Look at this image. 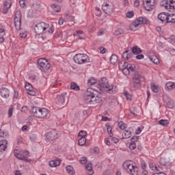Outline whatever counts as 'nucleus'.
I'll use <instances>...</instances> for the list:
<instances>
[{
    "instance_id": "nucleus-1",
    "label": "nucleus",
    "mask_w": 175,
    "mask_h": 175,
    "mask_svg": "<svg viewBox=\"0 0 175 175\" xmlns=\"http://www.w3.org/2000/svg\"><path fill=\"white\" fill-rule=\"evenodd\" d=\"M85 99L88 103H100L102 102V97L94 93L92 88H88L85 94Z\"/></svg>"
},
{
    "instance_id": "nucleus-2",
    "label": "nucleus",
    "mask_w": 175,
    "mask_h": 175,
    "mask_svg": "<svg viewBox=\"0 0 175 175\" xmlns=\"http://www.w3.org/2000/svg\"><path fill=\"white\" fill-rule=\"evenodd\" d=\"M31 113L33 114L34 117H36L37 118H44V117H47L49 111L46 108L41 109L38 107H33Z\"/></svg>"
},
{
    "instance_id": "nucleus-3",
    "label": "nucleus",
    "mask_w": 175,
    "mask_h": 175,
    "mask_svg": "<svg viewBox=\"0 0 175 175\" xmlns=\"http://www.w3.org/2000/svg\"><path fill=\"white\" fill-rule=\"evenodd\" d=\"M142 24H150V21L144 17H139L130 25L129 28L131 31H137V28Z\"/></svg>"
},
{
    "instance_id": "nucleus-4",
    "label": "nucleus",
    "mask_w": 175,
    "mask_h": 175,
    "mask_svg": "<svg viewBox=\"0 0 175 175\" xmlns=\"http://www.w3.org/2000/svg\"><path fill=\"white\" fill-rule=\"evenodd\" d=\"M123 168L129 174L137 175L139 172V168L131 163V161H126L123 163Z\"/></svg>"
},
{
    "instance_id": "nucleus-5",
    "label": "nucleus",
    "mask_w": 175,
    "mask_h": 175,
    "mask_svg": "<svg viewBox=\"0 0 175 175\" xmlns=\"http://www.w3.org/2000/svg\"><path fill=\"white\" fill-rule=\"evenodd\" d=\"M37 65L38 68L44 72H47V70H49V69H50V68L51 67V65L49 64V62H47V59L43 58L38 59Z\"/></svg>"
},
{
    "instance_id": "nucleus-6",
    "label": "nucleus",
    "mask_w": 175,
    "mask_h": 175,
    "mask_svg": "<svg viewBox=\"0 0 175 175\" xmlns=\"http://www.w3.org/2000/svg\"><path fill=\"white\" fill-rule=\"evenodd\" d=\"M76 64H79V65H81L82 64H85L86 62H90V57L87 54L78 53L74 56L73 58Z\"/></svg>"
},
{
    "instance_id": "nucleus-7",
    "label": "nucleus",
    "mask_w": 175,
    "mask_h": 175,
    "mask_svg": "<svg viewBox=\"0 0 175 175\" xmlns=\"http://www.w3.org/2000/svg\"><path fill=\"white\" fill-rule=\"evenodd\" d=\"M144 80V77L143 75H140L139 72H135L134 73L133 77L132 79V83L134 88H138L139 85H140V83L142 81Z\"/></svg>"
},
{
    "instance_id": "nucleus-8",
    "label": "nucleus",
    "mask_w": 175,
    "mask_h": 175,
    "mask_svg": "<svg viewBox=\"0 0 175 175\" xmlns=\"http://www.w3.org/2000/svg\"><path fill=\"white\" fill-rule=\"evenodd\" d=\"M47 28H49V25L44 22H41L36 25L34 31L36 35H40V33H43V32H44Z\"/></svg>"
},
{
    "instance_id": "nucleus-9",
    "label": "nucleus",
    "mask_w": 175,
    "mask_h": 175,
    "mask_svg": "<svg viewBox=\"0 0 175 175\" xmlns=\"http://www.w3.org/2000/svg\"><path fill=\"white\" fill-rule=\"evenodd\" d=\"M98 85L100 88H105L106 91L110 92L113 91V86L109 84V80L106 78L103 77L98 81Z\"/></svg>"
},
{
    "instance_id": "nucleus-10",
    "label": "nucleus",
    "mask_w": 175,
    "mask_h": 175,
    "mask_svg": "<svg viewBox=\"0 0 175 175\" xmlns=\"http://www.w3.org/2000/svg\"><path fill=\"white\" fill-rule=\"evenodd\" d=\"M160 6L163 7L167 10H174L175 9V1L173 0H162L160 2Z\"/></svg>"
},
{
    "instance_id": "nucleus-11",
    "label": "nucleus",
    "mask_w": 175,
    "mask_h": 175,
    "mask_svg": "<svg viewBox=\"0 0 175 175\" xmlns=\"http://www.w3.org/2000/svg\"><path fill=\"white\" fill-rule=\"evenodd\" d=\"M66 98V93H63L56 96L55 98V103L59 105V106H66L68 104V101L65 100Z\"/></svg>"
},
{
    "instance_id": "nucleus-12",
    "label": "nucleus",
    "mask_w": 175,
    "mask_h": 175,
    "mask_svg": "<svg viewBox=\"0 0 175 175\" xmlns=\"http://www.w3.org/2000/svg\"><path fill=\"white\" fill-rule=\"evenodd\" d=\"M21 11H16L14 21L16 29H21Z\"/></svg>"
},
{
    "instance_id": "nucleus-13",
    "label": "nucleus",
    "mask_w": 175,
    "mask_h": 175,
    "mask_svg": "<svg viewBox=\"0 0 175 175\" xmlns=\"http://www.w3.org/2000/svg\"><path fill=\"white\" fill-rule=\"evenodd\" d=\"M157 0H144V8L148 12H151L152 9L155 8V1Z\"/></svg>"
},
{
    "instance_id": "nucleus-14",
    "label": "nucleus",
    "mask_w": 175,
    "mask_h": 175,
    "mask_svg": "<svg viewBox=\"0 0 175 175\" xmlns=\"http://www.w3.org/2000/svg\"><path fill=\"white\" fill-rule=\"evenodd\" d=\"M44 136L46 142H53V140H55L57 137V132H55V131L46 133Z\"/></svg>"
},
{
    "instance_id": "nucleus-15",
    "label": "nucleus",
    "mask_w": 175,
    "mask_h": 175,
    "mask_svg": "<svg viewBox=\"0 0 175 175\" xmlns=\"http://www.w3.org/2000/svg\"><path fill=\"white\" fill-rule=\"evenodd\" d=\"M102 10L105 14H111L113 13V5H110L107 3H104L102 5Z\"/></svg>"
},
{
    "instance_id": "nucleus-16",
    "label": "nucleus",
    "mask_w": 175,
    "mask_h": 175,
    "mask_svg": "<svg viewBox=\"0 0 175 175\" xmlns=\"http://www.w3.org/2000/svg\"><path fill=\"white\" fill-rule=\"evenodd\" d=\"M133 55L135 54L131 50H126L122 53V57L124 58V59H129V58H132V57H133Z\"/></svg>"
},
{
    "instance_id": "nucleus-17",
    "label": "nucleus",
    "mask_w": 175,
    "mask_h": 175,
    "mask_svg": "<svg viewBox=\"0 0 175 175\" xmlns=\"http://www.w3.org/2000/svg\"><path fill=\"white\" fill-rule=\"evenodd\" d=\"M0 94L2 98H9V95H10L9 89L6 88H2L1 89H0Z\"/></svg>"
},
{
    "instance_id": "nucleus-18",
    "label": "nucleus",
    "mask_w": 175,
    "mask_h": 175,
    "mask_svg": "<svg viewBox=\"0 0 175 175\" xmlns=\"http://www.w3.org/2000/svg\"><path fill=\"white\" fill-rule=\"evenodd\" d=\"M8 148V140L2 139L0 141V152H3Z\"/></svg>"
},
{
    "instance_id": "nucleus-19",
    "label": "nucleus",
    "mask_w": 175,
    "mask_h": 175,
    "mask_svg": "<svg viewBox=\"0 0 175 175\" xmlns=\"http://www.w3.org/2000/svg\"><path fill=\"white\" fill-rule=\"evenodd\" d=\"M12 7V2L10 1H7L4 3V6L3 8V14H6L9 12V9Z\"/></svg>"
},
{
    "instance_id": "nucleus-20",
    "label": "nucleus",
    "mask_w": 175,
    "mask_h": 175,
    "mask_svg": "<svg viewBox=\"0 0 175 175\" xmlns=\"http://www.w3.org/2000/svg\"><path fill=\"white\" fill-rule=\"evenodd\" d=\"M158 18L161 21V23H165V21L166 22L167 20V14L164 12L160 13L158 15Z\"/></svg>"
},
{
    "instance_id": "nucleus-21",
    "label": "nucleus",
    "mask_w": 175,
    "mask_h": 175,
    "mask_svg": "<svg viewBox=\"0 0 175 175\" xmlns=\"http://www.w3.org/2000/svg\"><path fill=\"white\" fill-rule=\"evenodd\" d=\"M14 152L16 158H18V159H20L21 161H25V162H29V161H28V159H27L24 155L16 152V150H14Z\"/></svg>"
},
{
    "instance_id": "nucleus-22",
    "label": "nucleus",
    "mask_w": 175,
    "mask_h": 175,
    "mask_svg": "<svg viewBox=\"0 0 175 175\" xmlns=\"http://www.w3.org/2000/svg\"><path fill=\"white\" fill-rule=\"evenodd\" d=\"M132 51H133V53L135 55H137L140 53H142V50L137 47V46H134L132 49H131Z\"/></svg>"
},
{
    "instance_id": "nucleus-23",
    "label": "nucleus",
    "mask_w": 175,
    "mask_h": 175,
    "mask_svg": "<svg viewBox=\"0 0 175 175\" xmlns=\"http://www.w3.org/2000/svg\"><path fill=\"white\" fill-rule=\"evenodd\" d=\"M110 62L113 65H115V64H117V62H118V57L115 54L111 55V56L110 57Z\"/></svg>"
},
{
    "instance_id": "nucleus-24",
    "label": "nucleus",
    "mask_w": 175,
    "mask_h": 175,
    "mask_svg": "<svg viewBox=\"0 0 175 175\" xmlns=\"http://www.w3.org/2000/svg\"><path fill=\"white\" fill-rule=\"evenodd\" d=\"M74 36H77V39H84V35L82 30L77 31L76 33H74Z\"/></svg>"
},
{
    "instance_id": "nucleus-25",
    "label": "nucleus",
    "mask_w": 175,
    "mask_h": 175,
    "mask_svg": "<svg viewBox=\"0 0 175 175\" xmlns=\"http://www.w3.org/2000/svg\"><path fill=\"white\" fill-rule=\"evenodd\" d=\"M174 88H175V82L170 81L165 84L166 90H173Z\"/></svg>"
},
{
    "instance_id": "nucleus-26",
    "label": "nucleus",
    "mask_w": 175,
    "mask_h": 175,
    "mask_svg": "<svg viewBox=\"0 0 175 175\" xmlns=\"http://www.w3.org/2000/svg\"><path fill=\"white\" fill-rule=\"evenodd\" d=\"M132 136V132L129 131L125 130L124 131L122 132V137L123 139H129Z\"/></svg>"
},
{
    "instance_id": "nucleus-27",
    "label": "nucleus",
    "mask_w": 175,
    "mask_h": 175,
    "mask_svg": "<svg viewBox=\"0 0 175 175\" xmlns=\"http://www.w3.org/2000/svg\"><path fill=\"white\" fill-rule=\"evenodd\" d=\"M85 169L88 171V173L94 174V170L92 169V163H88L85 165Z\"/></svg>"
},
{
    "instance_id": "nucleus-28",
    "label": "nucleus",
    "mask_w": 175,
    "mask_h": 175,
    "mask_svg": "<svg viewBox=\"0 0 175 175\" xmlns=\"http://www.w3.org/2000/svg\"><path fill=\"white\" fill-rule=\"evenodd\" d=\"M149 59L152 62H153V64H155L156 65L159 64V59L158 57H157V55L150 56Z\"/></svg>"
},
{
    "instance_id": "nucleus-29",
    "label": "nucleus",
    "mask_w": 175,
    "mask_h": 175,
    "mask_svg": "<svg viewBox=\"0 0 175 175\" xmlns=\"http://www.w3.org/2000/svg\"><path fill=\"white\" fill-rule=\"evenodd\" d=\"M0 137H3L4 139L9 137V133L6 131L0 129Z\"/></svg>"
},
{
    "instance_id": "nucleus-30",
    "label": "nucleus",
    "mask_w": 175,
    "mask_h": 175,
    "mask_svg": "<svg viewBox=\"0 0 175 175\" xmlns=\"http://www.w3.org/2000/svg\"><path fill=\"white\" fill-rule=\"evenodd\" d=\"M159 125H162V126H168L169 120L161 119L158 122Z\"/></svg>"
},
{
    "instance_id": "nucleus-31",
    "label": "nucleus",
    "mask_w": 175,
    "mask_h": 175,
    "mask_svg": "<svg viewBox=\"0 0 175 175\" xmlns=\"http://www.w3.org/2000/svg\"><path fill=\"white\" fill-rule=\"evenodd\" d=\"M71 90H74L75 91H80V86L77 85L75 82L71 83L70 86Z\"/></svg>"
},
{
    "instance_id": "nucleus-32",
    "label": "nucleus",
    "mask_w": 175,
    "mask_h": 175,
    "mask_svg": "<svg viewBox=\"0 0 175 175\" xmlns=\"http://www.w3.org/2000/svg\"><path fill=\"white\" fill-rule=\"evenodd\" d=\"M66 170L69 174H75V170H73V167H72V165H67L66 167Z\"/></svg>"
},
{
    "instance_id": "nucleus-33",
    "label": "nucleus",
    "mask_w": 175,
    "mask_h": 175,
    "mask_svg": "<svg viewBox=\"0 0 175 175\" xmlns=\"http://www.w3.org/2000/svg\"><path fill=\"white\" fill-rule=\"evenodd\" d=\"M52 9H53V10H55V12H56L57 13H59V12H61V7L57 4H53L51 5Z\"/></svg>"
},
{
    "instance_id": "nucleus-34",
    "label": "nucleus",
    "mask_w": 175,
    "mask_h": 175,
    "mask_svg": "<svg viewBox=\"0 0 175 175\" xmlns=\"http://www.w3.org/2000/svg\"><path fill=\"white\" fill-rule=\"evenodd\" d=\"M95 84H96V79H95L94 78H90V79H88V85H95Z\"/></svg>"
},
{
    "instance_id": "nucleus-35",
    "label": "nucleus",
    "mask_w": 175,
    "mask_h": 175,
    "mask_svg": "<svg viewBox=\"0 0 175 175\" xmlns=\"http://www.w3.org/2000/svg\"><path fill=\"white\" fill-rule=\"evenodd\" d=\"M127 66H128V62H119V68L121 70H122L125 68H127Z\"/></svg>"
},
{
    "instance_id": "nucleus-36",
    "label": "nucleus",
    "mask_w": 175,
    "mask_h": 175,
    "mask_svg": "<svg viewBox=\"0 0 175 175\" xmlns=\"http://www.w3.org/2000/svg\"><path fill=\"white\" fill-rule=\"evenodd\" d=\"M86 142H87V139H85V137H81L79 139L78 143L79 146H84Z\"/></svg>"
},
{
    "instance_id": "nucleus-37",
    "label": "nucleus",
    "mask_w": 175,
    "mask_h": 175,
    "mask_svg": "<svg viewBox=\"0 0 175 175\" xmlns=\"http://www.w3.org/2000/svg\"><path fill=\"white\" fill-rule=\"evenodd\" d=\"M127 68L129 72H133V70H135V68H136V66H135V64H131L127 63Z\"/></svg>"
},
{
    "instance_id": "nucleus-38",
    "label": "nucleus",
    "mask_w": 175,
    "mask_h": 175,
    "mask_svg": "<svg viewBox=\"0 0 175 175\" xmlns=\"http://www.w3.org/2000/svg\"><path fill=\"white\" fill-rule=\"evenodd\" d=\"M122 33H124V30H122V29L121 28L118 29L114 32L115 36H118V35H122Z\"/></svg>"
},
{
    "instance_id": "nucleus-39",
    "label": "nucleus",
    "mask_w": 175,
    "mask_h": 175,
    "mask_svg": "<svg viewBox=\"0 0 175 175\" xmlns=\"http://www.w3.org/2000/svg\"><path fill=\"white\" fill-rule=\"evenodd\" d=\"M118 126L119 128L122 130L124 131L125 129V128H126V124H125V123H124V122L120 121L118 123Z\"/></svg>"
},
{
    "instance_id": "nucleus-40",
    "label": "nucleus",
    "mask_w": 175,
    "mask_h": 175,
    "mask_svg": "<svg viewBox=\"0 0 175 175\" xmlns=\"http://www.w3.org/2000/svg\"><path fill=\"white\" fill-rule=\"evenodd\" d=\"M107 131L109 137H113V133L111 132V131H113V128L110 126H107Z\"/></svg>"
},
{
    "instance_id": "nucleus-41",
    "label": "nucleus",
    "mask_w": 175,
    "mask_h": 175,
    "mask_svg": "<svg viewBox=\"0 0 175 175\" xmlns=\"http://www.w3.org/2000/svg\"><path fill=\"white\" fill-rule=\"evenodd\" d=\"M173 23V16L172 14H167V21L166 23Z\"/></svg>"
},
{
    "instance_id": "nucleus-42",
    "label": "nucleus",
    "mask_w": 175,
    "mask_h": 175,
    "mask_svg": "<svg viewBox=\"0 0 175 175\" xmlns=\"http://www.w3.org/2000/svg\"><path fill=\"white\" fill-rule=\"evenodd\" d=\"M151 90L153 92H158L159 90H158V86H157L155 85V83H152L151 84Z\"/></svg>"
},
{
    "instance_id": "nucleus-43",
    "label": "nucleus",
    "mask_w": 175,
    "mask_h": 175,
    "mask_svg": "<svg viewBox=\"0 0 175 175\" xmlns=\"http://www.w3.org/2000/svg\"><path fill=\"white\" fill-rule=\"evenodd\" d=\"M167 106L169 107V109H173V107H174V103L173 101L168 100L167 102Z\"/></svg>"
},
{
    "instance_id": "nucleus-44",
    "label": "nucleus",
    "mask_w": 175,
    "mask_h": 175,
    "mask_svg": "<svg viewBox=\"0 0 175 175\" xmlns=\"http://www.w3.org/2000/svg\"><path fill=\"white\" fill-rule=\"evenodd\" d=\"M25 88L27 91V92H29V91H31V90H33V88H32V85L29 83L26 84Z\"/></svg>"
},
{
    "instance_id": "nucleus-45",
    "label": "nucleus",
    "mask_w": 175,
    "mask_h": 175,
    "mask_svg": "<svg viewBox=\"0 0 175 175\" xmlns=\"http://www.w3.org/2000/svg\"><path fill=\"white\" fill-rule=\"evenodd\" d=\"M79 136H81V137H85L87 136V131H81L79 133Z\"/></svg>"
},
{
    "instance_id": "nucleus-46",
    "label": "nucleus",
    "mask_w": 175,
    "mask_h": 175,
    "mask_svg": "<svg viewBox=\"0 0 175 175\" xmlns=\"http://www.w3.org/2000/svg\"><path fill=\"white\" fill-rule=\"evenodd\" d=\"M80 163L85 165L87 163V157H83L79 160Z\"/></svg>"
},
{
    "instance_id": "nucleus-47",
    "label": "nucleus",
    "mask_w": 175,
    "mask_h": 175,
    "mask_svg": "<svg viewBox=\"0 0 175 175\" xmlns=\"http://www.w3.org/2000/svg\"><path fill=\"white\" fill-rule=\"evenodd\" d=\"M126 16L127 17V18H132V17H133L134 14L133 12L132 11H129L126 14Z\"/></svg>"
},
{
    "instance_id": "nucleus-48",
    "label": "nucleus",
    "mask_w": 175,
    "mask_h": 175,
    "mask_svg": "<svg viewBox=\"0 0 175 175\" xmlns=\"http://www.w3.org/2000/svg\"><path fill=\"white\" fill-rule=\"evenodd\" d=\"M160 163L163 165V166H170L171 165L170 162H163V159L160 161Z\"/></svg>"
},
{
    "instance_id": "nucleus-49",
    "label": "nucleus",
    "mask_w": 175,
    "mask_h": 175,
    "mask_svg": "<svg viewBox=\"0 0 175 175\" xmlns=\"http://www.w3.org/2000/svg\"><path fill=\"white\" fill-rule=\"evenodd\" d=\"M124 94L128 100H132V96L129 93H128V92H124Z\"/></svg>"
},
{
    "instance_id": "nucleus-50",
    "label": "nucleus",
    "mask_w": 175,
    "mask_h": 175,
    "mask_svg": "<svg viewBox=\"0 0 175 175\" xmlns=\"http://www.w3.org/2000/svg\"><path fill=\"white\" fill-rule=\"evenodd\" d=\"M19 5L21 8H25L27 5L25 4V1L24 0H19Z\"/></svg>"
},
{
    "instance_id": "nucleus-51",
    "label": "nucleus",
    "mask_w": 175,
    "mask_h": 175,
    "mask_svg": "<svg viewBox=\"0 0 175 175\" xmlns=\"http://www.w3.org/2000/svg\"><path fill=\"white\" fill-rule=\"evenodd\" d=\"M49 166H51V167H57V165L55 164V161H54V160L50 161H49Z\"/></svg>"
},
{
    "instance_id": "nucleus-52",
    "label": "nucleus",
    "mask_w": 175,
    "mask_h": 175,
    "mask_svg": "<svg viewBox=\"0 0 175 175\" xmlns=\"http://www.w3.org/2000/svg\"><path fill=\"white\" fill-rule=\"evenodd\" d=\"M130 150H135L136 148V143L131 142L129 145Z\"/></svg>"
},
{
    "instance_id": "nucleus-53",
    "label": "nucleus",
    "mask_w": 175,
    "mask_h": 175,
    "mask_svg": "<svg viewBox=\"0 0 175 175\" xmlns=\"http://www.w3.org/2000/svg\"><path fill=\"white\" fill-rule=\"evenodd\" d=\"M124 75H129V73H131V71H129V69L128 68V67L123 68V70H122Z\"/></svg>"
},
{
    "instance_id": "nucleus-54",
    "label": "nucleus",
    "mask_w": 175,
    "mask_h": 175,
    "mask_svg": "<svg viewBox=\"0 0 175 175\" xmlns=\"http://www.w3.org/2000/svg\"><path fill=\"white\" fill-rule=\"evenodd\" d=\"M27 94H28L29 95H31V96H35V95H36V92L33 91V89L31 90H29V92H27Z\"/></svg>"
},
{
    "instance_id": "nucleus-55",
    "label": "nucleus",
    "mask_w": 175,
    "mask_h": 175,
    "mask_svg": "<svg viewBox=\"0 0 175 175\" xmlns=\"http://www.w3.org/2000/svg\"><path fill=\"white\" fill-rule=\"evenodd\" d=\"M137 140H139V136H133L131 138V143H136V142H137Z\"/></svg>"
},
{
    "instance_id": "nucleus-56",
    "label": "nucleus",
    "mask_w": 175,
    "mask_h": 175,
    "mask_svg": "<svg viewBox=\"0 0 175 175\" xmlns=\"http://www.w3.org/2000/svg\"><path fill=\"white\" fill-rule=\"evenodd\" d=\"M13 109H14V108L11 107L8 111V117H9V118H10V117H12V116H13Z\"/></svg>"
},
{
    "instance_id": "nucleus-57",
    "label": "nucleus",
    "mask_w": 175,
    "mask_h": 175,
    "mask_svg": "<svg viewBox=\"0 0 175 175\" xmlns=\"http://www.w3.org/2000/svg\"><path fill=\"white\" fill-rule=\"evenodd\" d=\"M19 36L21 39H25V37L27 36V33L24 32V33H21L19 34Z\"/></svg>"
},
{
    "instance_id": "nucleus-58",
    "label": "nucleus",
    "mask_w": 175,
    "mask_h": 175,
    "mask_svg": "<svg viewBox=\"0 0 175 175\" xmlns=\"http://www.w3.org/2000/svg\"><path fill=\"white\" fill-rule=\"evenodd\" d=\"M135 58L137 59H143L144 58V55L141 54V55H137Z\"/></svg>"
},
{
    "instance_id": "nucleus-59",
    "label": "nucleus",
    "mask_w": 175,
    "mask_h": 175,
    "mask_svg": "<svg viewBox=\"0 0 175 175\" xmlns=\"http://www.w3.org/2000/svg\"><path fill=\"white\" fill-rule=\"evenodd\" d=\"M100 54H105V53H106V49L103 46L100 47Z\"/></svg>"
},
{
    "instance_id": "nucleus-60",
    "label": "nucleus",
    "mask_w": 175,
    "mask_h": 175,
    "mask_svg": "<svg viewBox=\"0 0 175 175\" xmlns=\"http://www.w3.org/2000/svg\"><path fill=\"white\" fill-rule=\"evenodd\" d=\"M64 21H65V19H64V18H61L58 22L59 25H64Z\"/></svg>"
},
{
    "instance_id": "nucleus-61",
    "label": "nucleus",
    "mask_w": 175,
    "mask_h": 175,
    "mask_svg": "<svg viewBox=\"0 0 175 175\" xmlns=\"http://www.w3.org/2000/svg\"><path fill=\"white\" fill-rule=\"evenodd\" d=\"M54 161L56 166H59L61 165V159L54 160Z\"/></svg>"
},
{
    "instance_id": "nucleus-62",
    "label": "nucleus",
    "mask_w": 175,
    "mask_h": 175,
    "mask_svg": "<svg viewBox=\"0 0 175 175\" xmlns=\"http://www.w3.org/2000/svg\"><path fill=\"white\" fill-rule=\"evenodd\" d=\"M134 5L135 6H136V8L139 7L140 5V1L139 0H135L134 2Z\"/></svg>"
},
{
    "instance_id": "nucleus-63",
    "label": "nucleus",
    "mask_w": 175,
    "mask_h": 175,
    "mask_svg": "<svg viewBox=\"0 0 175 175\" xmlns=\"http://www.w3.org/2000/svg\"><path fill=\"white\" fill-rule=\"evenodd\" d=\"M21 111H23L24 113L28 111V107L27 106H24L21 109Z\"/></svg>"
},
{
    "instance_id": "nucleus-64",
    "label": "nucleus",
    "mask_w": 175,
    "mask_h": 175,
    "mask_svg": "<svg viewBox=\"0 0 175 175\" xmlns=\"http://www.w3.org/2000/svg\"><path fill=\"white\" fill-rule=\"evenodd\" d=\"M111 142H113V143H118V139L116 137H113L111 138Z\"/></svg>"
}]
</instances>
